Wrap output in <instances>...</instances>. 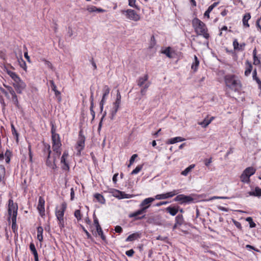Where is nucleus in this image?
<instances>
[{
  "instance_id": "1",
  "label": "nucleus",
  "mask_w": 261,
  "mask_h": 261,
  "mask_svg": "<svg viewBox=\"0 0 261 261\" xmlns=\"http://www.w3.org/2000/svg\"><path fill=\"white\" fill-rule=\"evenodd\" d=\"M155 199L152 197H149L144 199L140 204L141 208L137 211L129 215V218H135V220H140L145 217V215L139 217V216L144 214L146 212V210L148 208L151 203L154 201Z\"/></svg>"
},
{
  "instance_id": "2",
  "label": "nucleus",
  "mask_w": 261,
  "mask_h": 261,
  "mask_svg": "<svg viewBox=\"0 0 261 261\" xmlns=\"http://www.w3.org/2000/svg\"><path fill=\"white\" fill-rule=\"evenodd\" d=\"M192 23L195 32L198 35L202 36L205 39H208L210 37L206 25L200 19L195 18L192 20Z\"/></svg>"
},
{
  "instance_id": "3",
  "label": "nucleus",
  "mask_w": 261,
  "mask_h": 261,
  "mask_svg": "<svg viewBox=\"0 0 261 261\" xmlns=\"http://www.w3.org/2000/svg\"><path fill=\"white\" fill-rule=\"evenodd\" d=\"M226 86L234 91H239L242 87L240 81L233 74H227L224 77Z\"/></svg>"
},
{
  "instance_id": "4",
  "label": "nucleus",
  "mask_w": 261,
  "mask_h": 261,
  "mask_svg": "<svg viewBox=\"0 0 261 261\" xmlns=\"http://www.w3.org/2000/svg\"><path fill=\"white\" fill-rule=\"evenodd\" d=\"M17 205L13 203L12 200L10 199L9 200V205H8V214H9V218L8 220L10 221V220L12 221V228L13 231L16 228V217L17 215Z\"/></svg>"
},
{
  "instance_id": "5",
  "label": "nucleus",
  "mask_w": 261,
  "mask_h": 261,
  "mask_svg": "<svg viewBox=\"0 0 261 261\" xmlns=\"http://www.w3.org/2000/svg\"><path fill=\"white\" fill-rule=\"evenodd\" d=\"M148 75L146 74L143 76L138 78L137 81V85L141 88L140 93L142 96L146 94V91L150 85V83L148 82Z\"/></svg>"
},
{
  "instance_id": "6",
  "label": "nucleus",
  "mask_w": 261,
  "mask_h": 261,
  "mask_svg": "<svg viewBox=\"0 0 261 261\" xmlns=\"http://www.w3.org/2000/svg\"><path fill=\"white\" fill-rule=\"evenodd\" d=\"M121 13L124 14L126 17L131 20L138 21L140 20V16L135 11L132 9L122 10Z\"/></svg>"
},
{
  "instance_id": "7",
  "label": "nucleus",
  "mask_w": 261,
  "mask_h": 261,
  "mask_svg": "<svg viewBox=\"0 0 261 261\" xmlns=\"http://www.w3.org/2000/svg\"><path fill=\"white\" fill-rule=\"evenodd\" d=\"M52 134V141H53V149H60L61 146V143L59 134L55 133V129H51Z\"/></svg>"
},
{
  "instance_id": "8",
  "label": "nucleus",
  "mask_w": 261,
  "mask_h": 261,
  "mask_svg": "<svg viewBox=\"0 0 261 261\" xmlns=\"http://www.w3.org/2000/svg\"><path fill=\"white\" fill-rule=\"evenodd\" d=\"M45 148L47 149V158L46 160V164L47 166L50 167L51 169H55L56 167V159H51L50 158V153L51 150L50 149V145H45Z\"/></svg>"
},
{
  "instance_id": "9",
  "label": "nucleus",
  "mask_w": 261,
  "mask_h": 261,
  "mask_svg": "<svg viewBox=\"0 0 261 261\" xmlns=\"http://www.w3.org/2000/svg\"><path fill=\"white\" fill-rule=\"evenodd\" d=\"M85 138L82 135V131L81 130L79 133V137L77 142V145L76 149L77 151V154H80L81 151L84 149L85 147Z\"/></svg>"
},
{
  "instance_id": "10",
  "label": "nucleus",
  "mask_w": 261,
  "mask_h": 261,
  "mask_svg": "<svg viewBox=\"0 0 261 261\" xmlns=\"http://www.w3.org/2000/svg\"><path fill=\"white\" fill-rule=\"evenodd\" d=\"M175 201H178L180 204L189 203L193 201V198L190 196H187L184 194L177 195L174 199Z\"/></svg>"
},
{
  "instance_id": "11",
  "label": "nucleus",
  "mask_w": 261,
  "mask_h": 261,
  "mask_svg": "<svg viewBox=\"0 0 261 261\" xmlns=\"http://www.w3.org/2000/svg\"><path fill=\"white\" fill-rule=\"evenodd\" d=\"M13 86L19 94H21L26 87V84L20 79L14 82Z\"/></svg>"
},
{
  "instance_id": "12",
  "label": "nucleus",
  "mask_w": 261,
  "mask_h": 261,
  "mask_svg": "<svg viewBox=\"0 0 261 261\" xmlns=\"http://www.w3.org/2000/svg\"><path fill=\"white\" fill-rule=\"evenodd\" d=\"M177 194L178 192L176 190H173V191L167 192L165 194H158L155 196V199L158 200L165 199L172 197Z\"/></svg>"
},
{
  "instance_id": "13",
  "label": "nucleus",
  "mask_w": 261,
  "mask_h": 261,
  "mask_svg": "<svg viewBox=\"0 0 261 261\" xmlns=\"http://www.w3.org/2000/svg\"><path fill=\"white\" fill-rule=\"evenodd\" d=\"M66 203L63 202L62 203L60 209L56 208L55 214L57 219L64 218V213L66 209Z\"/></svg>"
},
{
  "instance_id": "14",
  "label": "nucleus",
  "mask_w": 261,
  "mask_h": 261,
  "mask_svg": "<svg viewBox=\"0 0 261 261\" xmlns=\"http://www.w3.org/2000/svg\"><path fill=\"white\" fill-rule=\"evenodd\" d=\"M45 200L42 197H39L37 209L40 215L43 217L45 215Z\"/></svg>"
},
{
  "instance_id": "15",
  "label": "nucleus",
  "mask_w": 261,
  "mask_h": 261,
  "mask_svg": "<svg viewBox=\"0 0 261 261\" xmlns=\"http://www.w3.org/2000/svg\"><path fill=\"white\" fill-rule=\"evenodd\" d=\"M110 90V89L108 86L105 85L103 87V93L102 98L101 101L100 102V107L101 111H102L103 105H104L105 101V98L109 94Z\"/></svg>"
},
{
  "instance_id": "16",
  "label": "nucleus",
  "mask_w": 261,
  "mask_h": 261,
  "mask_svg": "<svg viewBox=\"0 0 261 261\" xmlns=\"http://www.w3.org/2000/svg\"><path fill=\"white\" fill-rule=\"evenodd\" d=\"M113 194L114 196L118 198L119 199L128 198L130 197L128 194H125V193L117 190H114Z\"/></svg>"
},
{
  "instance_id": "17",
  "label": "nucleus",
  "mask_w": 261,
  "mask_h": 261,
  "mask_svg": "<svg viewBox=\"0 0 261 261\" xmlns=\"http://www.w3.org/2000/svg\"><path fill=\"white\" fill-rule=\"evenodd\" d=\"M86 9L90 13L93 12L102 13L106 11V10L103 9L97 8L94 6H88Z\"/></svg>"
},
{
  "instance_id": "18",
  "label": "nucleus",
  "mask_w": 261,
  "mask_h": 261,
  "mask_svg": "<svg viewBox=\"0 0 261 261\" xmlns=\"http://www.w3.org/2000/svg\"><path fill=\"white\" fill-rule=\"evenodd\" d=\"M246 45L245 43H242L239 44L237 39H235L233 41V48L235 50H243Z\"/></svg>"
},
{
  "instance_id": "19",
  "label": "nucleus",
  "mask_w": 261,
  "mask_h": 261,
  "mask_svg": "<svg viewBox=\"0 0 261 261\" xmlns=\"http://www.w3.org/2000/svg\"><path fill=\"white\" fill-rule=\"evenodd\" d=\"M141 238V233L139 232H135L132 234H130L126 239V242H132Z\"/></svg>"
},
{
  "instance_id": "20",
  "label": "nucleus",
  "mask_w": 261,
  "mask_h": 261,
  "mask_svg": "<svg viewBox=\"0 0 261 261\" xmlns=\"http://www.w3.org/2000/svg\"><path fill=\"white\" fill-rule=\"evenodd\" d=\"M166 211L169 213L171 216H175L177 213L178 210V207L175 206H168L166 208Z\"/></svg>"
},
{
  "instance_id": "21",
  "label": "nucleus",
  "mask_w": 261,
  "mask_h": 261,
  "mask_svg": "<svg viewBox=\"0 0 261 261\" xmlns=\"http://www.w3.org/2000/svg\"><path fill=\"white\" fill-rule=\"evenodd\" d=\"M185 140V139L181 137H176L175 138H171L168 140L167 142V144H172L178 142H181Z\"/></svg>"
},
{
  "instance_id": "22",
  "label": "nucleus",
  "mask_w": 261,
  "mask_h": 261,
  "mask_svg": "<svg viewBox=\"0 0 261 261\" xmlns=\"http://www.w3.org/2000/svg\"><path fill=\"white\" fill-rule=\"evenodd\" d=\"M214 119V117H211L210 118H206L202 122H200L199 124L203 127H206L211 123Z\"/></svg>"
},
{
  "instance_id": "23",
  "label": "nucleus",
  "mask_w": 261,
  "mask_h": 261,
  "mask_svg": "<svg viewBox=\"0 0 261 261\" xmlns=\"http://www.w3.org/2000/svg\"><path fill=\"white\" fill-rule=\"evenodd\" d=\"M255 169H254L253 167H250L245 169L243 172L250 177L251 175L255 173Z\"/></svg>"
},
{
  "instance_id": "24",
  "label": "nucleus",
  "mask_w": 261,
  "mask_h": 261,
  "mask_svg": "<svg viewBox=\"0 0 261 261\" xmlns=\"http://www.w3.org/2000/svg\"><path fill=\"white\" fill-rule=\"evenodd\" d=\"M250 18H251V16H250V13H246L243 16V23L245 27H247V28H248L249 27V24L248 23V21L250 19Z\"/></svg>"
},
{
  "instance_id": "25",
  "label": "nucleus",
  "mask_w": 261,
  "mask_h": 261,
  "mask_svg": "<svg viewBox=\"0 0 261 261\" xmlns=\"http://www.w3.org/2000/svg\"><path fill=\"white\" fill-rule=\"evenodd\" d=\"M199 64V60L198 59V58L196 56H194V62L192 64L191 68L194 71H196L197 70Z\"/></svg>"
},
{
  "instance_id": "26",
  "label": "nucleus",
  "mask_w": 261,
  "mask_h": 261,
  "mask_svg": "<svg viewBox=\"0 0 261 261\" xmlns=\"http://www.w3.org/2000/svg\"><path fill=\"white\" fill-rule=\"evenodd\" d=\"M249 194L250 196H261V189L258 187H256L255 188L254 191L249 192Z\"/></svg>"
},
{
  "instance_id": "27",
  "label": "nucleus",
  "mask_w": 261,
  "mask_h": 261,
  "mask_svg": "<svg viewBox=\"0 0 261 261\" xmlns=\"http://www.w3.org/2000/svg\"><path fill=\"white\" fill-rule=\"evenodd\" d=\"M43 229L42 227L39 226L37 228V239L40 242H42L43 240Z\"/></svg>"
},
{
  "instance_id": "28",
  "label": "nucleus",
  "mask_w": 261,
  "mask_h": 261,
  "mask_svg": "<svg viewBox=\"0 0 261 261\" xmlns=\"http://www.w3.org/2000/svg\"><path fill=\"white\" fill-rule=\"evenodd\" d=\"M8 74L13 79L14 82L18 81L20 78L18 76V75L14 72L11 71H7Z\"/></svg>"
},
{
  "instance_id": "29",
  "label": "nucleus",
  "mask_w": 261,
  "mask_h": 261,
  "mask_svg": "<svg viewBox=\"0 0 261 261\" xmlns=\"http://www.w3.org/2000/svg\"><path fill=\"white\" fill-rule=\"evenodd\" d=\"M4 155V157H5V161L6 163L9 164L11 160L12 152L9 150H7Z\"/></svg>"
},
{
  "instance_id": "30",
  "label": "nucleus",
  "mask_w": 261,
  "mask_h": 261,
  "mask_svg": "<svg viewBox=\"0 0 261 261\" xmlns=\"http://www.w3.org/2000/svg\"><path fill=\"white\" fill-rule=\"evenodd\" d=\"M184 218L182 215H178L175 217V223L181 226L184 223Z\"/></svg>"
},
{
  "instance_id": "31",
  "label": "nucleus",
  "mask_w": 261,
  "mask_h": 261,
  "mask_svg": "<svg viewBox=\"0 0 261 261\" xmlns=\"http://www.w3.org/2000/svg\"><path fill=\"white\" fill-rule=\"evenodd\" d=\"M240 178L243 182L249 183L250 182V177L244 172L241 174Z\"/></svg>"
},
{
  "instance_id": "32",
  "label": "nucleus",
  "mask_w": 261,
  "mask_h": 261,
  "mask_svg": "<svg viewBox=\"0 0 261 261\" xmlns=\"http://www.w3.org/2000/svg\"><path fill=\"white\" fill-rule=\"evenodd\" d=\"M195 167L194 164H192L190 165L188 167L185 169L184 171H182L181 174L184 176H187L188 173L191 171L192 169H193Z\"/></svg>"
},
{
  "instance_id": "33",
  "label": "nucleus",
  "mask_w": 261,
  "mask_h": 261,
  "mask_svg": "<svg viewBox=\"0 0 261 261\" xmlns=\"http://www.w3.org/2000/svg\"><path fill=\"white\" fill-rule=\"evenodd\" d=\"M53 151L54 152V155H53V159H56V161H57V159H59L61 153V149H57L56 150L55 149H53Z\"/></svg>"
},
{
  "instance_id": "34",
  "label": "nucleus",
  "mask_w": 261,
  "mask_h": 261,
  "mask_svg": "<svg viewBox=\"0 0 261 261\" xmlns=\"http://www.w3.org/2000/svg\"><path fill=\"white\" fill-rule=\"evenodd\" d=\"M50 85H51V89L55 92V95L56 96L60 95V94H61L60 92H59V91H58L57 90V87H56V85L55 84L54 81H50Z\"/></svg>"
},
{
  "instance_id": "35",
  "label": "nucleus",
  "mask_w": 261,
  "mask_h": 261,
  "mask_svg": "<svg viewBox=\"0 0 261 261\" xmlns=\"http://www.w3.org/2000/svg\"><path fill=\"white\" fill-rule=\"evenodd\" d=\"M11 96H12V102H13V103L15 105V106L16 107L19 108V102H18V98H17V96L16 94V93Z\"/></svg>"
},
{
  "instance_id": "36",
  "label": "nucleus",
  "mask_w": 261,
  "mask_h": 261,
  "mask_svg": "<svg viewBox=\"0 0 261 261\" xmlns=\"http://www.w3.org/2000/svg\"><path fill=\"white\" fill-rule=\"evenodd\" d=\"M118 108H115L114 107L112 110L111 111L110 118L111 120H113L114 119L115 115L116 114L118 111Z\"/></svg>"
},
{
  "instance_id": "37",
  "label": "nucleus",
  "mask_w": 261,
  "mask_h": 261,
  "mask_svg": "<svg viewBox=\"0 0 261 261\" xmlns=\"http://www.w3.org/2000/svg\"><path fill=\"white\" fill-rule=\"evenodd\" d=\"M30 249L31 252H32V253L33 254L34 256L38 255L37 251V250L36 249L35 245L33 243H31L30 244Z\"/></svg>"
},
{
  "instance_id": "38",
  "label": "nucleus",
  "mask_w": 261,
  "mask_h": 261,
  "mask_svg": "<svg viewBox=\"0 0 261 261\" xmlns=\"http://www.w3.org/2000/svg\"><path fill=\"white\" fill-rule=\"evenodd\" d=\"M95 198L100 203H103L105 200L102 195L100 194L97 193L94 196Z\"/></svg>"
},
{
  "instance_id": "39",
  "label": "nucleus",
  "mask_w": 261,
  "mask_h": 261,
  "mask_svg": "<svg viewBox=\"0 0 261 261\" xmlns=\"http://www.w3.org/2000/svg\"><path fill=\"white\" fill-rule=\"evenodd\" d=\"M66 158H67L62 156L61 159V163L64 164L63 167V169L64 170H68L69 169L68 165L66 162Z\"/></svg>"
},
{
  "instance_id": "40",
  "label": "nucleus",
  "mask_w": 261,
  "mask_h": 261,
  "mask_svg": "<svg viewBox=\"0 0 261 261\" xmlns=\"http://www.w3.org/2000/svg\"><path fill=\"white\" fill-rule=\"evenodd\" d=\"M246 220L249 222L250 227L253 228L256 226L255 223L253 221V220L251 217H247L246 219Z\"/></svg>"
},
{
  "instance_id": "41",
  "label": "nucleus",
  "mask_w": 261,
  "mask_h": 261,
  "mask_svg": "<svg viewBox=\"0 0 261 261\" xmlns=\"http://www.w3.org/2000/svg\"><path fill=\"white\" fill-rule=\"evenodd\" d=\"M74 216L78 221L82 219V214L80 210H77L74 212Z\"/></svg>"
},
{
  "instance_id": "42",
  "label": "nucleus",
  "mask_w": 261,
  "mask_h": 261,
  "mask_svg": "<svg viewBox=\"0 0 261 261\" xmlns=\"http://www.w3.org/2000/svg\"><path fill=\"white\" fill-rule=\"evenodd\" d=\"M142 169V165L138 166L134 170L131 172V174H136L139 173Z\"/></svg>"
},
{
  "instance_id": "43",
  "label": "nucleus",
  "mask_w": 261,
  "mask_h": 261,
  "mask_svg": "<svg viewBox=\"0 0 261 261\" xmlns=\"http://www.w3.org/2000/svg\"><path fill=\"white\" fill-rule=\"evenodd\" d=\"M156 45V41L154 36H151L149 44V48H152Z\"/></svg>"
},
{
  "instance_id": "44",
  "label": "nucleus",
  "mask_w": 261,
  "mask_h": 261,
  "mask_svg": "<svg viewBox=\"0 0 261 261\" xmlns=\"http://www.w3.org/2000/svg\"><path fill=\"white\" fill-rule=\"evenodd\" d=\"M58 224L61 229H62L65 227L64 220V218L58 219Z\"/></svg>"
},
{
  "instance_id": "45",
  "label": "nucleus",
  "mask_w": 261,
  "mask_h": 261,
  "mask_svg": "<svg viewBox=\"0 0 261 261\" xmlns=\"http://www.w3.org/2000/svg\"><path fill=\"white\" fill-rule=\"evenodd\" d=\"M4 86L7 89L9 93L11 94V95H14L15 94V92L12 87L11 86H9L8 85H6L5 84H4Z\"/></svg>"
},
{
  "instance_id": "46",
  "label": "nucleus",
  "mask_w": 261,
  "mask_h": 261,
  "mask_svg": "<svg viewBox=\"0 0 261 261\" xmlns=\"http://www.w3.org/2000/svg\"><path fill=\"white\" fill-rule=\"evenodd\" d=\"M227 197H220V196H213L211 198H210L209 199H206L204 201H211V200H214V199H227Z\"/></svg>"
},
{
  "instance_id": "47",
  "label": "nucleus",
  "mask_w": 261,
  "mask_h": 261,
  "mask_svg": "<svg viewBox=\"0 0 261 261\" xmlns=\"http://www.w3.org/2000/svg\"><path fill=\"white\" fill-rule=\"evenodd\" d=\"M252 66L251 65H249L248 67V68L246 69L245 71V74L246 76H248L251 72V70H252Z\"/></svg>"
},
{
  "instance_id": "48",
  "label": "nucleus",
  "mask_w": 261,
  "mask_h": 261,
  "mask_svg": "<svg viewBox=\"0 0 261 261\" xmlns=\"http://www.w3.org/2000/svg\"><path fill=\"white\" fill-rule=\"evenodd\" d=\"M219 4V2H215L213 3L212 5L208 7L207 10L211 13V12L213 10V9L216 7Z\"/></svg>"
},
{
  "instance_id": "49",
  "label": "nucleus",
  "mask_w": 261,
  "mask_h": 261,
  "mask_svg": "<svg viewBox=\"0 0 261 261\" xmlns=\"http://www.w3.org/2000/svg\"><path fill=\"white\" fill-rule=\"evenodd\" d=\"M204 164L206 166L208 167L210 166V165L211 164V163L212 162V158H210V159H205L204 161Z\"/></svg>"
},
{
  "instance_id": "50",
  "label": "nucleus",
  "mask_w": 261,
  "mask_h": 261,
  "mask_svg": "<svg viewBox=\"0 0 261 261\" xmlns=\"http://www.w3.org/2000/svg\"><path fill=\"white\" fill-rule=\"evenodd\" d=\"M164 54H165L167 57L170 58V47L167 48L166 49L164 50V51L163 52Z\"/></svg>"
},
{
  "instance_id": "51",
  "label": "nucleus",
  "mask_w": 261,
  "mask_h": 261,
  "mask_svg": "<svg viewBox=\"0 0 261 261\" xmlns=\"http://www.w3.org/2000/svg\"><path fill=\"white\" fill-rule=\"evenodd\" d=\"M20 60L21 61H19V64H20V66H21V67H22V68L25 69L26 68V64H25V62L23 60V59L22 58L20 59Z\"/></svg>"
},
{
  "instance_id": "52",
  "label": "nucleus",
  "mask_w": 261,
  "mask_h": 261,
  "mask_svg": "<svg viewBox=\"0 0 261 261\" xmlns=\"http://www.w3.org/2000/svg\"><path fill=\"white\" fill-rule=\"evenodd\" d=\"M11 128H12V134L14 135H15L17 137V140H18V133H17L15 128V127L14 126L13 124H12L11 125Z\"/></svg>"
},
{
  "instance_id": "53",
  "label": "nucleus",
  "mask_w": 261,
  "mask_h": 261,
  "mask_svg": "<svg viewBox=\"0 0 261 261\" xmlns=\"http://www.w3.org/2000/svg\"><path fill=\"white\" fill-rule=\"evenodd\" d=\"M134 253H135V252L133 249H130V250L126 251L125 254L128 256L131 257L133 255Z\"/></svg>"
},
{
  "instance_id": "54",
  "label": "nucleus",
  "mask_w": 261,
  "mask_h": 261,
  "mask_svg": "<svg viewBox=\"0 0 261 261\" xmlns=\"http://www.w3.org/2000/svg\"><path fill=\"white\" fill-rule=\"evenodd\" d=\"M136 0H128V5L132 7L137 8L135 5Z\"/></svg>"
},
{
  "instance_id": "55",
  "label": "nucleus",
  "mask_w": 261,
  "mask_h": 261,
  "mask_svg": "<svg viewBox=\"0 0 261 261\" xmlns=\"http://www.w3.org/2000/svg\"><path fill=\"white\" fill-rule=\"evenodd\" d=\"M120 102L121 100L116 99L115 101L114 102V107L119 109Z\"/></svg>"
},
{
  "instance_id": "56",
  "label": "nucleus",
  "mask_w": 261,
  "mask_h": 261,
  "mask_svg": "<svg viewBox=\"0 0 261 261\" xmlns=\"http://www.w3.org/2000/svg\"><path fill=\"white\" fill-rule=\"evenodd\" d=\"M138 156V155L137 154H133L132 157L130 159L129 162H130V165H132L133 163L134 162V161L135 159Z\"/></svg>"
},
{
  "instance_id": "57",
  "label": "nucleus",
  "mask_w": 261,
  "mask_h": 261,
  "mask_svg": "<svg viewBox=\"0 0 261 261\" xmlns=\"http://www.w3.org/2000/svg\"><path fill=\"white\" fill-rule=\"evenodd\" d=\"M82 229L83 230V231L85 232V233H86L87 237L88 238H91V236L90 235V234L88 232V231L85 229V228L82 226V225H81Z\"/></svg>"
},
{
  "instance_id": "58",
  "label": "nucleus",
  "mask_w": 261,
  "mask_h": 261,
  "mask_svg": "<svg viewBox=\"0 0 261 261\" xmlns=\"http://www.w3.org/2000/svg\"><path fill=\"white\" fill-rule=\"evenodd\" d=\"M168 238L165 236H159L156 237V240L166 241Z\"/></svg>"
},
{
  "instance_id": "59",
  "label": "nucleus",
  "mask_w": 261,
  "mask_h": 261,
  "mask_svg": "<svg viewBox=\"0 0 261 261\" xmlns=\"http://www.w3.org/2000/svg\"><path fill=\"white\" fill-rule=\"evenodd\" d=\"M233 222L234 224L237 228L240 229L242 228L241 224L239 222H238L236 220H233Z\"/></svg>"
},
{
  "instance_id": "60",
  "label": "nucleus",
  "mask_w": 261,
  "mask_h": 261,
  "mask_svg": "<svg viewBox=\"0 0 261 261\" xmlns=\"http://www.w3.org/2000/svg\"><path fill=\"white\" fill-rule=\"evenodd\" d=\"M96 231L98 235L102 234V233L103 232V231L102 230L101 227L100 225H98L97 227H96Z\"/></svg>"
},
{
  "instance_id": "61",
  "label": "nucleus",
  "mask_w": 261,
  "mask_h": 261,
  "mask_svg": "<svg viewBox=\"0 0 261 261\" xmlns=\"http://www.w3.org/2000/svg\"><path fill=\"white\" fill-rule=\"evenodd\" d=\"M115 230L117 233H121L122 231V228L120 226H116L115 228Z\"/></svg>"
},
{
  "instance_id": "62",
  "label": "nucleus",
  "mask_w": 261,
  "mask_h": 261,
  "mask_svg": "<svg viewBox=\"0 0 261 261\" xmlns=\"http://www.w3.org/2000/svg\"><path fill=\"white\" fill-rule=\"evenodd\" d=\"M0 90L1 91V92L8 98H9V94H8V93L7 92V91H6L4 88H0Z\"/></svg>"
},
{
  "instance_id": "63",
  "label": "nucleus",
  "mask_w": 261,
  "mask_h": 261,
  "mask_svg": "<svg viewBox=\"0 0 261 261\" xmlns=\"http://www.w3.org/2000/svg\"><path fill=\"white\" fill-rule=\"evenodd\" d=\"M94 224L95 225V227H97L98 225H100L98 222V219L96 218L95 216H94Z\"/></svg>"
},
{
  "instance_id": "64",
  "label": "nucleus",
  "mask_w": 261,
  "mask_h": 261,
  "mask_svg": "<svg viewBox=\"0 0 261 261\" xmlns=\"http://www.w3.org/2000/svg\"><path fill=\"white\" fill-rule=\"evenodd\" d=\"M253 60H254V62H253V63L255 65H258L260 63V61L257 58V57H256V58L255 57H253Z\"/></svg>"
}]
</instances>
